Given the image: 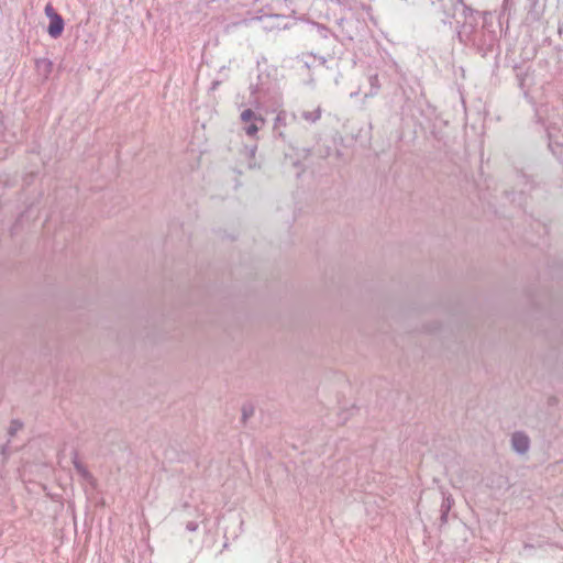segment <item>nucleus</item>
<instances>
[{
    "label": "nucleus",
    "mask_w": 563,
    "mask_h": 563,
    "mask_svg": "<svg viewBox=\"0 0 563 563\" xmlns=\"http://www.w3.org/2000/svg\"><path fill=\"white\" fill-rule=\"evenodd\" d=\"M442 504H441V522L445 523L448 521V515L454 505V499L450 494H445L442 492Z\"/></svg>",
    "instance_id": "1a4fd4ad"
},
{
    "label": "nucleus",
    "mask_w": 563,
    "mask_h": 563,
    "mask_svg": "<svg viewBox=\"0 0 563 563\" xmlns=\"http://www.w3.org/2000/svg\"><path fill=\"white\" fill-rule=\"evenodd\" d=\"M255 150H256V147H253L252 150H250V154H251V156H252V157H253V156H254V154H255Z\"/></svg>",
    "instance_id": "6ab92c4d"
},
{
    "label": "nucleus",
    "mask_w": 563,
    "mask_h": 563,
    "mask_svg": "<svg viewBox=\"0 0 563 563\" xmlns=\"http://www.w3.org/2000/svg\"><path fill=\"white\" fill-rule=\"evenodd\" d=\"M258 79H260L261 82L258 85H256L253 93H256V95H260V96L268 93L269 92V88H265V85L262 81V76H258Z\"/></svg>",
    "instance_id": "dca6fc26"
},
{
    "label": "nucleus",
    "mask_w": 563,
    "mask_h": 563,
    "mask_svg": "<svg viewBox=\"0 0 563 563\" xmlns=\"http://www.w3.org/2000/svg\"><path fill=\"white\" fill-rule=\"evenodd\" d=\"M508 0H505V2H507Z\"/></svg>",
    "instance_id": "4be33fe9"
},
{
    "label": "nucleus",
    "mask_w": 563,
    "mask_h": 563,
    "mask_svg": "<svg viewBox=\"0 0 563 563\" xmlns=\"http://www.w3.org/2000/svg\"><path fill=\"white\" fill-rule=\"evenodd\" d=\"M254 415V407L252 404H244L242 407V421L246 422L249 418Z\"/></svg>",
    "instance_id": "4468645a"
},
{
    "label": "nucleus",
    "mask_w": 563,
    "mask_h": 563,
    "mask_svg": "<svg viewBox=\"0 0 563 563\" xmlns=\"http://www.w3.org/2000/svg\"><path fill=\"white\" fill-rule=\"evenodd\" d=\"M562 32H563V29H562V26H560L559 27V33L562 34Z\"/></svg>",
    "instance_id": "412c9836"
},
{
    "label": "nucleus",
    "mask_w": 563,
    "mask_h": 563,
    "mask_svg": "<svg viewBox=\"0 0 563 563\" xmlns=\"http://www.w3.org/2000/svg\"><path fill=\"white\" fill-rule=\"evenodd\" d=\"M467 5L464 0H431L430 12L444 25L452 26L459 8Z\"/></svg>",
    "instance_id": "f03ea898"
},
{
    "label": "nucleus",
    "mask_w": 563,
    "mask_h": 563,
    "mask_svg": "<svg viewBox=\"0 0 563 563\" xmlns=\"http://www.w3.org/2000/svg\"><path fill=\"white\" fill-rule=\"evenodd\" d=\"M301 60L307 69H310L318 65L325 66L328 58L325 56H317L314 54H302Z\"/></svg>",
    "instance_id": "6e6552de"
},
{
    "label": "nucleus",
    "mask_w": 563,
    "mask_h": 563,
    "mask_svg": "<svg viewBox=\"0 0 563 563\" xmlns=\"http://www.w3.org/2000/svg\"><path fill=\"white\" fill-rule=\"evenodd\" d=\"M45 15L49 19L47 33L52 38H58L64 31V19L56 12L51 3H47L44 9Z\"/></svg>",
    "instance_id": "20e7f679"
},
{
    "label": "nucleus",
    "mask_w": 563,
    "mask_h": 563,
    "mask_svg": "<svg viewBox=\"0 0 563 563\" xmlns=\"http://www.w3.org/2000/svg\"><path fill=\"white\" fill-rule=\"evenodd\" d=\"M296 119H297V117L295 113L288 114L285 110L279 111L274 120V125H273L274 133L278 137H280L283 141H285L286 140L285 128L291 121H296Z\"/></svg>",
    "instance_id": "39448f33"
},
{
    "label": "nucleus",
    "mask_w": 563,
    "mask_h": 563,
    "mask_svg": "<svg viewBox=\"0 0 563 563\" xmlns=\"http://www.w3.org/2000/svg\"><path fill=\"white\" fill-rule=\"evenodd\" d=\"M35 68L40 75L47 78L53 70V63L47 58H38L35 60Z\"/></svg>",
    "instance_id": "9d476101"
},
{
    "label": "nucleus",
    "mask_w": 563,
    "mask_h": 563,
    "mask_svg": "<svg viewBox=\"0 0 563 563\" xmlns=\"http://www.w3.org/2000/svg\"><path fill=\"white\" fill-rule=\"evenodd\" d=\"M478 11L470 5H464L459 18L455 19V33L459 42L463 45H471L485 57L496 42L494 32L478 30Z\"/></svg>",
    "instance_id": "f257e3e1"
},
{
    "label": "nucleus",
    "mask_w": 563,
    "mask_h": 563,
    "mask_svg": "<svg viewBox=\"0 0 563 563\" xmlns=\"http://www.w3.org/2000/svg\"><path fill=\"white\" fill-rule=\"evenodd\" d=\"M511 449L520 454H526L530 449V438L523 431H516L511 434L510 439Z\"/></svg>",
    "instance_id": "423d86ee"
},
{
    "label": "nucleus",
    "mask_w": 563,
    "mask_h": 563,
    "mask_svg": "<svg viewBox=\"0 0 563 563\" xmlns=\"http://www.w3.org/2000/svg\"><path fill=\"white\" fill-rule=\"evenodd\" d=\"M542 124L545 126L549 140L552 142H555L558 145H563V135L562 140H555V131L561 130V122L560 120H556L555 118L548 117L545 120L542 121Z\"/></svg>",
    "instance_id": "0eeeda50"
},
{
    "label": "nucleus",
    "mask_w": 563,
    "mask_h": 563,
    "mask_svg": "<svg viewBox=\"0 0 563 563\" xmlns=\"http://www.w3.org/2000/svg\"><path fill=\"white\" fill-rule=\"evenodd\" d=\"M244 123V131L249 136H255L256 133L265 125V119L254 112L252 109H244L240 115Z\"/></svg>",
    "instance_id": "7ed1b4c3"
},
{
    "label": "nucleus",
    "mask_w": 563,
    "mask_h": 563,
    "mask_svg": "<svg viewBox=\"0 0 563 563\" xmlns=\"http://www.w3.org/2000/svg\"><path fill=\"white\" fill-rule=\"evenodd\" d=\"M22 428L23 423L20 420H12L9 427V435L14 437Z\"/></svg>",
    "instance_id": "2eb2a0df"
},
{
    "label": "nucleus",
    "mask_w": 563,
    "mask_h": 563,
    "mask_svg": "<svg viewBox=\"0 0 563 563\" xmlns=\"http://www.w3.org/2000/svg\"><path fill=\"white\" fill-rule=\"evenodd\" d=\"M186 529H187L188 531H196V530L198 529V523H197V522H195V521H189V522H187V525H186Z\"/></svg>",
    "instance_id": "f3484780"
},
{
    "label": "nucleus",
    "mask_w": 563,
    "mask_h": 563,
    "mask_svg": "<svg viewBox=\"0 0 563 563\" xmlns=\"http://www.w3.org/2000/svg\"><path fill=\"white\" fill-rule=\"evenodd\" d=\"M218 85H219V81H213L212 82V89H216L218 87Z\"/></svg>",
    "instance_id": "a211bd4d"
},
{
    "label": "nucleus",
    "mask_w": 563,
    "mask_h": 563,
    "mask_svg": "<svg viewBox=\"0 0 563 563\" xmlns=\"http://www.w3.org/2000/svg\"><path fill=\"white\" fill-rule=\"evenodd\" d=\"M523 81H525L523 78H520V87L523 86Z\"/></svg>",
    "instance_id": "aec40b11"
},
{
    "label": "nucleus",
    "mask_w": 563,
    "mask_h": 563,
    "mask_svg": "<svg viewBox=\"0 0 563 563\" xmlns=\"http://www.w3.org/2000/svg\"><path fill=\"white\" fill-rule=\"evenodd\" d=\"M369 91L365 93V97H375L378 95L380 90V81L377 74L371 75L368 77Z\"/></svg>",
    "instance_id": "f8f14e48"
},
{
    "label": "nucleus",
    "mask_w": 563,
    "mask_h": 563,
    "mask_svg": "<svg viewBox=\"0 0 563 563\" xmlns=\"http://www.w3.org/2000/svg\"><path fill=\"white\" fill-rule=\"evenodd\" d=\"M73 464H74L75 470L78 472V474L81 475L85 479L92 478L91 474L88 472L86 466L78 460L77 452L74 453Z\"/></svg>",
    "instance_id": "ddd939ff"
},
{
    "label": "nucleus",
    "mask_w": 563,
    "mask_h": 563,
    "mask_svg": "<svg viewBox=\"0 0 563 563\" xmlns=\"http://www.w3.org/2000/svg\"><path fill=\"white\" fill-rule=\"evenodd\" d=\"M321 115H322V108L320 106H318L312 111L303 110L300 113L301 119L310 124L317 123L321 119Z\"/></svg>",
    "instance_id": "9b49d317"
}]
</instances>
